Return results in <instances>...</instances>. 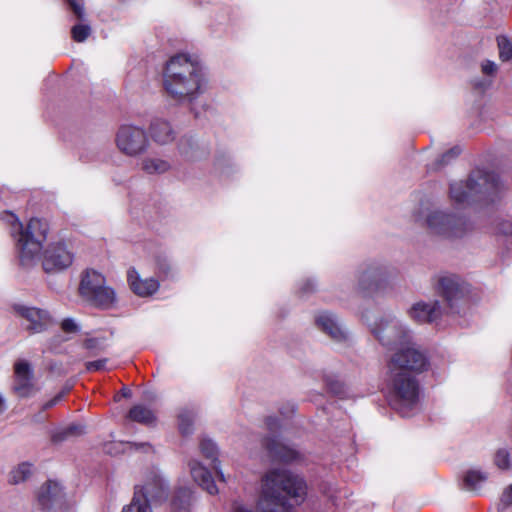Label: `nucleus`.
Masks as SVG:
<instances>
[{
  "instance_id": "nucleus-1",
  "label": "nucleus",
  "mask_w": 512,
  "mask_h": 512,
  "mask_svg": "<svg viewBox=\"0 0 512 512\" xmlns=\"http://www.w3.org/2000/svg\"><path fill=\"white\" fill-rule=\"evenodd\" d=\"M166 93L179 103H192L205 90L206 76L200 61L180 53L171 57L163 73Z\"/></svg>"
},
{
  "instance_id": "nucleus-2",
  "label": "nucleus",
  "mask_w": 512,
  "mask_h": 512,
  "mask_svg": "<svg viewBox=\"0 0 512 512\" xmlns=\"http://www.w3.org/2000/svg\"><path fill=\"white\" fill-rule=\"evenodd\" d=\"M306 495L304 480L286 470L274 469L262 479L260 507L262 512H289L288 497L299 504Z\"/></svg>"
},
{
  "instance_id": "nucleus-3",
  "label": "nucleus",
  "mask_w": 512,
  "mask_h": 512,
  "mask_svg": "<svg viewBox=\"0 0 512 512\" xmlns=\"http://www.w3.org/2000/svg\"><path fill=\"white\" fill-rule=\"evenodd\" d=\"M1 220L10 225L11 236L16 241L19 261L29 267L38 259L42 244L46 239L48 226L38 218H32L24 227L18 217L11 212H3Z\"/></svg>"
},
{
  "instance_id": "nucleus-4",
  "label": "nucleus",
  "mask_w": 512,
  "mask_h": 512,
  "mask_svg": "<svg viewBox=\"0 0 512 512\" xmlns=\"http://www.w3.org/2000/svg\"><path fill=\"white\" fill-rule=\"evenodd\" d=\"M501 183L494 172L473 171L466 181L453 182L450 185V199L458 205H467L473 201L488 199L497 194Z\"/></svg>"
},
{
  "instance_id": "nucleus-5",
  "label": "nucleus",
  "mask_w": 512,
  "mask_h": 512,
  "mask_svg": "<svg viewBox=\"0 0 512 512\" xmlns=\"http://www.w3.org/2000/svg\"><path fill=\"white\" fill-rule=\"evenodd\" d=\"M389 405L402 417H410L419 401V383L411 373L386 371Z\"/></svg>"
},
{
  "instance_id": "nucleus-6",
  "label": "nucleus",
  "mask_w": 512,
  "mask_h": 512,
  "mask_svg": "<svg viewBox=\"0 0 512 512\" xmlns=\"http://www.w3.org/2000/svg\"><path fill=\"white\" fill-rule=\"evenodd\" d=\"M78 293L90 306L104 310L112 308L117 300L116 293L107 285L105 276L94 269L82 272Z\"/></svg>"
},
{
  "instance_id": "nucleus-7",
  "label": "nucleus",
  "mask_w": 512,
  "mask_h": 512,
  "mask_svg": "<svg viewBox=\"0 0 512 512\" xmlns=\"http://www.w3.org/2000/svg\"><path fill=\"white\" fill-rule=\"evenodd\" d=\"M428 366L426 354L413 342V338L393 351L386 361L387 371L412 375L427 370Z\"/></svg>"
},
{
  "instance_id": "nucleus-8",
  "label": "nucleus",
  "mask_w": 512,
  "mask_h": 512,
  "mask_svg": "<svg viewBox=\"0 0 512 512\" xmlns=\"http://www.w3.org/2000/svg\"><path fill=\"white\" fill-rule=\"evenodd\" d=\"M425 225L431 234L445 238L461 237L469 227L463 215L441 209L429 210L425 216Z\"/></svg>"
},
{
  "instance_id": "nucleus-9",
  "label": "nucleus",
  "mask_w": 512,
  "mask_h": 512,
  "mask_svg": "<svg viewBox=\"0 0 512 512\" xmlns=\"http://www.w3.org/2000/svg\"><path fill=\"white\" fill-rule=\"evenodd\" d=\"M371 331L379 343L385 349L392 352L412 339V334L408 327L392 315L381 317L371 327Z\"/></svg>"
},
{
  "instance_id": "nucleus-10",
  "label": "nucleus",
  "mask_w": 512,
  "mask_h": 512,
  "mask_svg": "<svg viewBox=\"0 0 512 512\" xmlns=\"http://www.w3.org/2000/svg\"><path fill=\"white\" fill-rule=\"evenodd\" d=\"M115 143L121 153L136 157L145 153L149 148V138L146 131L135 125H122L115 135Z\"/></svg>"
},
{
  "instance_id": "nucleus-11",
  "label": "nucleus",
  "mask_w": 512,
  "mask_h": 512,
  "mask_svg": "<svg viewBox=\"0 0 512 512\" xmlns=\"http://www.w3.org/2000/svg\"><path fill=\"white\" fill-rule=\"evenodd\" d=\"M168 484L157 470L149 471L143 485H137L134 492H140L151 504H160L168 497Z\"/></svg>"
},
{
  "instance_id": "nucleus-12",
  "label": "nucleus",
  "mask_w": 512,
  "mask_h": 512,
  "mask_svg": "<svg viewBox=\"0 0 512 512\" xmlns=\"http://www.w3.org/2000/svg\"><path fill=\"white\" fill-rule=\"evenodd\" d=\"M63 501L64 493L60 483L48 480L37 490L34 508L36 512H51L61 507Z\"/></svg>"
},
{
  "instance_id": "nucleus-13",
  "label": "nucleus",
  "mask_w": 512,
  "mask_h": 512,
  "mask_svg": "<svg viewBox=\"0 0 512 512\" xmlns=\"http://www.w3.org/2000/svg\"><path fill=\"white\" fill-rule=\"evenodd\" d=\"M260 444L266 456L272 461L293 463L302 460L301 453L284 444L278 435L272 434L271 436L264 437L260 439Z\"/></svg>"
},
{
  "instance_id": "nucleus-14",
  "label": "nucleus",
  "mask_w": 512,
  "mask_h": 512,
  "mask_svg": "<svg viewBox=\"0 0 512 512\" xmlns=\"http://www.w3.org/2000/svg\"><path fill=\"white\" fill-rule=\"evenodd\" d=\"M15 380L13 391L20 398L33 397L39 388L34 382V375L31 365L25 361L20 360L14 366Z\"/></svg>"
},
{
  "instance_id": "nucleus-15",
  "label": "nucleus",
  "mask_w": 512,
  "mask_h": 512,
  "mask_svg": "<svg viewBox=\"0 0 512 512\" xmlns=\"http://www.w3.org/2000/svg\"><path fill=\"white\" fill-rule=\"evenodd\" d=\"M72 262V253L64 244L56 243L45 250L42 265L46 272H56L68 268Z\"/></svg>"
},
{
  "instance_id": "nucleus-16",
  "label": "nucleus",
  "mask_w": 512,
  "mask_h": 512,
  "mask_svg": "<svg viewBox=\"0 0 512 512\" xmlns=\"http://www.w3.org/2000/svg\"><path fill=\"white\" fill-rule=\"evenodd\" d=\"M315 323L318 329L334 342L342 343L349 340L348 332L335 314L328 311L319 312L315 318Z\"/></svg>"
},
{
  "instance_id": "nucleus-17",
  "label": "nucleus",
  "mask_w": 512,
  "mask_h": 512,
  "mask_svg": "<svg viewBox=\"0 0 512 512\" xmlns=\"http://www.w3.org/2000/svg\"><path fill=\"white\" fill-rule=\"evenodd\" d=\"M16 311L26 320V329L32 333L43 332L52 325V318L46 310L37 307L18 306Z\"/></svg>"
},
{
  "instance_id": "nucleus-18",
  "label": "nucleus",
  "mask_w": 512,
  "mask_h": 512,
  "mask_svg": "<svg viewBox=\"0 0 512 512\" xmlns=\"http://www.w3.org/2000/svg\"><path fill=\"white\" fill-rule=\"evenodd\" d=\"M438 291L452 308L467 292L465 283L456 275H444L438 279Z\"/></svg>"
},
{
  "instance_id": "nucleus-19",
  "label": "nucleus",
  "mask_w": 512,
  "mask_h": 512,
  "mask_svg": "<svg viewBox=\"0 0 512 512\" xmlns=\"http://www.w3.org/2000/svg\"><path fill=\"white\" fill-rule=\"evenodd\" d=\"M440 315L441 306L437 300L418 301L409 309V316L419 323L436 321Z\"/></svg>"
},
{
  "instance_id": "nucleus-20",
  "label": "nucleus",
  "mask_w": 512,
  "mask_h": 512,
  "mask_svg": "<svg viewBox=\"0 0 512 512\" xmlns=\"http://www.w3.org/2000/svg\"><path fill=\"white\" fill-rule=\"evenodd\" d=\"M190 474L194 482L210 495H216L218 488L210 471L198 460H190L188 463Z\"/></svg>"
},
{
  "instance_id": "nucleus-21",
  "label": "nucleus",
  "mask_w": 512,
  "mask_h": 512,
  "mask_svg": "<svg viewBox=\"0 0 512 512\" xmlns=\"http://www.w3.org/2000/svg\"><path fill=\"white\" fill-rule=\"evenodd\" d=\"M127 280L132 291L141 297L152 295L159 288V283L156 279H141L135 268L128 270Z\"/></svg>"
},
{
  "instance_id": "nucleus-22",
  "label": "nucleus",
  "mask_w": 512,
  "mask_h": 512,
  "mask_svg": "<svg viewBox=\"0 0 512 512\" xmlns=\"http://www.w3.org/2000/svg\"><path fill=\"white\" fill-rule=\"evenodd\" d=\"M384 276L383 269L378 265H368L359 270L357 286L361 291L373 290Z\"/></svg>"
},
{
  "instance_id": "nucleus-23",
  "label": "nucleus",
  "mask_w": 512,
  "mask_h": 512,
  "mask_svg": "<svg viewBox=\"0 0 512 512\" xmlns=\"http://www.w3.org/2000/svg\"><path fill=\"white\" fill-rule=\"evenodd\" d=\"M151 138L154 142L165 145L174 140L175 134L171 124L163 119H155L149 127Z\"/></svg>"
},
{
  "instance_id": "nucleus-24",
  "label": "nucleus",
  "mask_w": 512,
  "mask_h": 512,
  "mask_svg": "<svg viewBox=\"0 0 512 512\" xmlns=\"http://www.w3.org/2000/svg\"><path fill=\"white\" fill-rule=\"evenodd\" d=\"M200 451L202 455L211 461V464L222 482H226V477L220 468V461L218 459V447L211 439L202 438L200 441Z\"/></svg>"
},
{
  "instance_id": "nucleus-25",
  "label": "nucleus",
  "mask_w": 512,
  "mask_h": 512,
  "mask_svg": "<svg viewBox=\"0 0 512 512\" xmlns=\"http://www.w3.org/2000/svg\"><path fill=\"white\" fill-rule=\"evenodd\" d=\"M141 169L149 175L163 174L171 169L168 160L158 157H146L141 162Z\"/></svg>"
},
{
  "instance_id": "nucleus-26",
  "label": "nucleus",
  "mask_w": 512,
  "mask_h": 512,
  "mask_svg": "<svg viewBox=\"0 0 512 512\" xmlns=\"http://www.w3.org/2000/svg\"><path fill=\"white\" fill-rule=\"evenodd\" d=\"M128 418L144 425H151L156 420L154 412L141 404L135 405L129 410Z\"/></svg>"
},
{
  "instance_id": "nucleus-27",
  "label": "nucleus",
  "mask_w": 512,
  "mask_h": 512,
  "mask_svg": "<svg viewBox=\"0 0 512 512\" xmlns=\"http://www.w3.org/2000/svg\"><path fill=\"white\" fill-rule=\"evenodd\" d=\"M33 473V465L27 462L17 465L9 473V483L18 485L28 480Z\"/></svg>"
},
{
  "instance_id": "nucleus-28",
  "label": "nucleus",
  "mask_w": 512,
  "mask_h": 512,
  "mask_svg": "<svg viewBox=\"0 0 512 512\" xmlns=\"http://www.w3.org/2000/svg\"><path fill=\"white\" fill-rule=\"evenodd\" d=\"M178 429L183 436H188L193 432L195 412L192 409L183 408L178 413Z\"/></svg>"
},
{
  "instance_id": "nucleus-29",
  "label": "nucleus",
  "mask_w": 512,
  "mask_h": 512,
  "mask_svg": "<svg viewBox=\"0 0 512 512\" xmlns=\"http://www.w3.org/2000/svg\"><path fill=\"white\" fill-rule=\"evenodd\" d=\"M192 499V492L189 488H180L172 499V508L176 511L186 512L189 509Z\"/></svg>"
},
{
  "instance_id": "nucleus-30",
  "label": "nucleus",
  "mask_w": 512,
  "mask_h": 512,
  "mask_svg": "<svg viewBox=\"0 0 512 512\" xmlns=\"http://www.w3.org/2000/svg\"><path fill=\"white\" fill-rule=\"evenodd\" d=\"M486 480V473L480 470H469L464 476V487L469 491H477Z\"/></svg>"
},
{
  "instance_id": "nucleus-31",
  "label": "nucleus",
  "mask_w": 512,
  "mask_h": 512,
  "mask_svg": "<svg viewBox=\"0 0 512 512\" xmlns=\"http://www.w3.org/2000/svg\"><path fill=\"white\" fill-rule=\"evenodd\" d=\"M122 512H152L151 503L140 492H134L130 504L124 506Z\"/></svg>"
},
{
  "instance_id": "nucleus-32",
  "label": "nucleus",
  "mask_w": 512,
  "mask_h": 512,
  "mask_svg": "<svg viewBox=\"0 0 512 512\" xmlns=\"http://www.w3.org/2000/svg\"><path fill=\"white\" fill-rule=\"evenodd\" d=\"M499 58L502 61H509L512 59V43L506 37L498 38Z\"/></svg>"
},
{
  "instance_id": "nucleus-33",
  "label": "nucleus",
  "mask_w": 512,
  "mask_h": 512,
  "mask_svg": "<svg viewBox=\"0 0 512 512\" xmlns=\"http://www.w3.org/2000/svg\"><path fill=\"white\" fill-rule=\"evenodd\" d=\"M71 33H72V38L76 42H83L91 34V28L87 24H77L72 27Z\"/></svg>"
},
{
  "instance_id": "nucleus-34",
  "label": "nucleus",
  "mask_w": 512,
  "mask_h": 512,
  "mask_svg": "<svg viewBox=\"0 0 512 512\" xmlns=\"http://www.w3.org/2000/svg\"><path fill=\"white\" fill-rule=\"evenodd\" d=\"M510 455L509 452L505 449H499L495 454V464L500 469H508L510 466Z\"/></svg>"
},
{
  "instance_id": "nucleus-35",
  "label": "nucleus",
  "mask_w": 512,
  "mask_h": 512,
  "mask_svg": "<svg viewBox=\"0 0 512 512\" xmlns=\"http://www.w3.org/2000/svg\"><path fill=\"white\" fill-rule=\"evenodd\" d=\"M324 381L332 393L339 394L342 391V384L334 375H324Z\"/></svg>"
},
{
  "instance_id": "nucleus-36",
  "label": "nucleus",
  "mask_w": 512,
  "mask_h": 512,
  "mask_svg": "<svg viewBox=\"0 0 512 512\" xmlns=\"http://www.w3.org/2000/svg\"><path fill=\"white\" fill-rule=\"evenodd\" d=\"M460 152H461V150L458 147H454V148L448 150L441 156L437 165L442 166V165L448 164L452 159H455L460 154Z\"/></svg>"
},
{
  "instance_id": "nucleus-37",
  "label": "nucleus",
  "mask_w": 512,
  "mask_h": 512,
  "mask_svg": "<svg viewBox=\"0 0 512 512\" xmlns=\"http://www.w3.org/2000/svg\"><path fill=\"white\" fill-rule=\"evenodd\" d=\"M498 71V66L494 61L484 60L481 63V72L487 76H495Z\"/></svg>"
},
{
  "instance_id": "nucleus-38",
  "label": "nucleus",
  "mask_w": 512,
  "mask_h": 512,
  "mask_svg": "<svg viewBox=\"0 0 512 512\" xmlns=\"http://www.w3.org/2000/svg\"><path fill=\"white\" fill-rule=\"evenodd\" d=\"M71 439L67 428L58 429L51 434V441L55 444Z\"/></svg>"
},
{
  "instance_id": "nucleus-39",
  "label": "nucleus",
  "mask_w": 512,
  "mask_h": 512,
  "mask_svg": "<svg viewBox=\"0 0 512 512\" xmlns=\"http://www.w3.org/2000/svg\"><path fill=\"white\" fill-rule=\"evenodd\" d=\"M66 428L71 438L81 436L86 432L85 425L80 423H72Z\"/></svg>"
},
{
  "instance_id": "nucleus-40",
  "label": "nucleus",
  "mask_w": 512,
  "mask_h": 512,
  "mask_svg": "<svg viewBox=\"0 0 512 512\" xmlns=\"http://www.w3.org/2000/svg\"><path fill=\"white\" fill-rule=\"evenodd\" d=\"M68 4L70 8L73 10L74 14L79 19H83L85 12H84V6L83 3L79 0H68Z\"/></svg>"
},
{
  "instance_id": "nucleus-41",
  "label": "nucleus",
  "mask_w": 512,
  "mask_h": 512,
  "mask_svg": "<svg viewBox=\"0 0 512 512\" xmlns=\"http://www.w3.org/2000/svg\"><path fill=\"white\" fill-rule=\"evenodd\" d=\"M106 363H107V359H99V360H96V361L87 362L85 364L86 365V370L89 371V372L104 370L105 367H106Z\"/></svg>"
},
{
  "instance_id": "nucleus-42",
  "label": "nucleus",
  "mask_w": 512,
  "mask_h": 512,
  "mask_svg": "<svg viewBox=\"0 0 512 512\" xmlns=\"http://www.w3.org/2000/svg\"><path fill=\"white\" fill-rule=\"evenodd\" d=\"M84 347L88 350H102L103 341L98 338H89L84 341Z\"/></svg>"
},
{
  "instance_id": "nucleus-43",
  "label": "nucleus",
  "mask_w": 512,
  "mask_h": 512,
  "mask_svg": "<svg viewBox=\"0 0 512 512\" xmlns=\"http://www.w3.org/2000/svg\"><path fill=\"white\" fill-rule=\"evenodd\" d=\"M61 327L65 332L73 333L78 330V326L73 319H64L61 323Z\"/></svg>"
},
{
  "instance_id": "nucleus-44",
  "label": "nucleus",
  "mask_w": 512,
  "mask_h": 512,
  "mask_svg": "<svg viewBox=\"0 0 512 512\" xmlns=\"http://www.w3.org/2000/svg\"><path fill=\"white\" fill-rule=\"evenodd\" d=\"M194 144V141L192 138H182L179 144V150L182 154L188 155L189 153V147H192Z\"/></svg>"
},
{
  "instance_id": "nucleus-45",
  "label": "nucleus",
  "mask_w": 512,
  "mask_h": 512,
  "mask_svg": "<svg viewBox=\"0 0 512 512\" xmlns=\"http://www.w3.org/2000/svg\"><path fill=\"white\" fill-rule=\"evenodd\" d=\"M499 231L502 234H506V235L510 234V235H512V219L503 220L499 224Z\"/></svg>"
},
{
  "instance_id": "nucleus-46",
  "label": "nucleus",
  "mask_w": 512,
  "mask_h": 512,
  "mask_svg": "<svg viewBox=\"0 0 512 512\" xmlns=\"http://www.w3.org/2000/svg\"><path fill=\"white\" fill-rule=\"evenodd\" d=\"M501 503L505 506L512 505V484L503 492Z\"/></svg>"
},
{
  "instance_id": "nucleus-47",
  "label": "nucleus",
  "mask_w": 512,
  "mask_h": 512,
  "mask_svg": "<svg viewBox=\"0 0 512 512\" xmlns=\"http://www.w3.org/2000/svg\"><path fill=\"white\" fill-rule=\"evenodd\" d=\"M64 396V392H61L59 394H57L54 398H52L51 400L45 402L42 406V409L43 410H47V409H50L52 408L54 405H56Z\"/></svg>"
},
{
  "instance_id": "nucleus-48",
  "label": "nucleus",
  "mask_w": 512,
  "mask_h": 512,
  "mask_svg": "<svg viewBox=\"0 0 512 512\" xmlns=\"http://www.w3.org/2000/svg\"><path fill=\"white\" fill-rule=\"evenodd\" d=\"M266 426L272 433H274L280 427V422L276 418L269 417L266 420Z\"/></svg>"
},
{
  "instance_id": "nucleus-49",
  "label": "nucleus",
  "mask_w": 512,
  "mask_h": 512,
  "mask_svg": "<svg viewBox=\"0 0 512 512\" xmlns=\"http://www.w3.org/2000/svg\"><path fill=\"white\" fill-rule=\"evenodd\" d=\"M314 288H315V283H314L312 280H307V281L303 284V286H302L301 290H302V292H303V293H308V292L313 291V290H314Z\"/></svg>"
},
{
  "instance_id": "nucleus-50",
  "label": "nucleus",
  "mask_w": 512,
  "mask_h": 512,
  "mask_svg": "<svg viewBox=\"0 0 512 512\" xmlns=\"http://www.w3.org/2000/svg\"><path fill=\"white\" fill-rule=\"evenodd\" d=\"M168 264L166 263V260H159L158 261V268L161 272L166 273L168 271Z\"/></svg>"
},
{
  "instance_id": "nucleus-51",
  "label": "nucleus",
  "mask_w": 512,
  "mask_h": 512,
  "mask_svg": "<svg viewBox=\"0 0 512 512\" xmlns=\"http://www.w3.org/2000/svg\"><path fill=\"white\" fill-rule=\"evenodd\" d=\"M6 410V403L3 396L0 394V414H2Z\"/></svg>"
},
{
  "instance_id": "nucleus-52",
  "label": "nucleus",
  "mask_w": 512,
  "mask_h": 512,
  "mask_svg": "<svg viewBox=\"0 0 512 512\" xmlns=\"http://www.w3.org/2000/svg\"><path fill=\"white\" fill-rule=\"evenodd\" d=\"M234 512H252V511L245 507H242V506H236L234 508Z\"/></svg>"
},
{
  "instance_id": "nucleus-53",
  "label": "nucleus",
  "mask_w": 512,
  "mask_h": 512,
  "mask_svg": "<svg viewBox=\"0 0 512 512\" xmlns=\"http://www.w3.org/2000/svg\"><path fill=\"white\" fill-rule=\"evenodd\" d=\"M122 395H123V397H127L128 398V397L131 396V391L129 389H127V388H123L122 389Z\"/></svg>"
},
{
  "instance_id": "nucleus-54",
  "label": "nucleus",
  "mask_w": 512,
  "mask_h": 512,
  "mask_svg": "<svg viewBox=\"0 0 512 512\" xmlns=\"http://www.w3.org/2000/svg\"><path fill=\"white\" fill-rule=\"evenodd\" d=\"M250 454H251L252 457H256L257 456V454L252 452V451L250 452Z\"/></svg>"
},
{
  "instance_id": "nucleus-55",
  "label": "nucleus",
  "mask_w": 512,
  "mask_h": 512,
  "mask_svg": "<svg viewBox=\"0 0 512 512\" xmlns=\"http://www.w3.org/2000/svg\"><path fill=\"white\" fill-rule=\"evenodd\" d=\"M251 437H252L253 440L257 438L256 435H251Z\"/></svg>"
}]
</instances>
